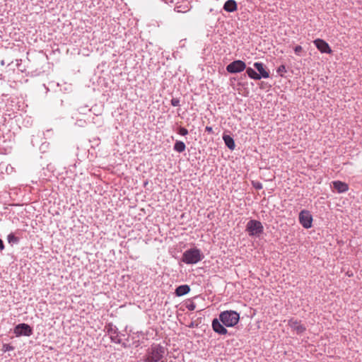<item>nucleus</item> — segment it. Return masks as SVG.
<instances>
[{"label":"nucleus","instance_id":"f257e3e1","mask_svg":"<svg viewBox=\"0 0 362 362\" xmlns=\"http://www.w3.org/2000/svg\"><path fill=\"white\" fill-rule=\"evenodd\" d=\"M166 354V349L160 344H153L144 356V362H167L163 360Z\"/></svg>","mask_w":362,"mask_h":362},{"label":"nucleus","instance_id":"f03ea898","mask_svg":"<svg viewBox=\"0 0 362 362\" xmlns=\"http://www.w3.org/2000/svg\"><path fill=\"white\" fill-rule=\"evenodd\" d=\"M204 258V254L197 247L186 250L182 256V262L187 264H195Z\"/></svg>","mask_w":362,"mask_h":362},{"label":"nucleus","instance_id":"7ed1b4c3","mask_svg":"<svg viewBox=\"0 0 362 362\" xmlns=\"http://www.w3.org/2000/svg\"><path fill=\"white\" fill-rule=\"evenodd\" d=\"M219 320L225 327H232L240 320V314L234 310H226L219 314Z\"/></svg>","mask_w":362,"mask_h":362},{"label":"nucleus","instance_id":"20e7f679","mask_svg":"<svg viewBox=\"0 0 362 362\" xmlns=\"http://www.w3.org/2000/svg\"><path fill=\"white\" fill-rule=\"evenodd\" d=\"M245 230L250 236L259 237L264 232V227L259 221L251 219L247 223Z\"/></svg>","mask_w":362,"mask_h":362},{"label":"nucleus","instance_id":"39448f33","mask_svg":"<svg viewBox=\"0 0 362 362\" xmlns=\"http://www.w3.org/2000/svg\"><path fill=\"white\" fill-rule=\"evenodd\" d=\"M299 222L301 226L306 229L312 227L313 216L308 210H302L299 214Z\"/></svg>","mask_w":362,"mask_h":362},{"label":"nucleus","instance_id":"423d86ee","mask_svg":"<svg viewBox=\"0 0 362 362\" xmlns=\"http://www.w3.org/2000/svg\"><path fill=\"white\" fill-rule=\"evenodd\" d=\"M246 69V64L242 60H235L227 65L226 71L230 74L240 73Z\"/></svg>","mask_w":362,"mask_h":362},{"label":"nucleus","instance_id":"0eeeda50","mask_svg":"<svg viewBox=\"0 0 362 362\" xmlns=\"http://www.w3.org/2000/svg\"><path fill=\"white\" fill-rule=\"evenodd\" d=\"M14 334L16 337L22 335L29 337L33 334V329L28 324L21 323L15 327Z\"/></svg>","mask_w":362,"mask_h":362},{"label":"nucleus","instance_id":"6e6552de","mask_svg":"<svg viewBox=\"0 0 362 362\" xmlns=\"http://www.w3.org/2000/svg\"><path fill=\"white\" fill-rule=\"evenodd\" d=\"M105 329L107 330V332L108 335L110 336L111 341L116 343L119 344L121 341L120 337L119 335L117 328L116 326L108 324L107 326H105Z\"/></svg>","mask_w":362,"mask_h":362},{"label":"nucleus","instance_id":"1a4fd4ad","mask_svg":"<svg viewBox=\"0 0 362 362\" xmlns=\"http://www.w3.org/2000/svg\"><path fill=\"white\" fill-rule=\"evenodd\" d=\"M288 325L295 331L297 334H301L306 330L305 326L300 324V321L294 318H291L288 320Z\"/></svg>","mask_w":362,"mask_h":362},{"label":"nucleus","instance_id":"9d476101","mask_svg":"<svg viewBox=\"0 0 362 362\" xmlns=\"http://www.w3.org/2000/svg\"><path fill=\"white\" fill-rule=\"evenodd\" d=\"M313 43L317 49L322 53L330 54L332 52L329 44L324 40L318 38L315 40Z\"/></svg>","mask_w":362,"mask_h":362},{"label":"nucleus","instance_id":"9b49d317","mask_svg":"<svg viewBox=\"0 0 362 362\" xmlns=\"http://www.w3.org/2000/svg\"><path fill=\"white\" fill-rule=\"evenodd\" d=\"M211 326H212L213 330L218 334L224 335L228 333V330L224 327L225 325H223V323L221 322V320H219V317L214 318L212 320Z\"/></svg>","mask_w":362,"mask_h":362},{"label":"nucleus","instance_id":"f8f14e48","mask_svg":"<svg viewBox=\"0 0 362 362\" xmlns=\"http://www.w3.org/2000/svg\"><path fill=\"white\" fill-rule=\"evenodd\" d=\"M253 66L258 71L260 79L269 77V72L264 69V64L262 62H255Z\"/></svg>","mask_w":362,"mask_h":362},{"label":"nucleus","instance_id":"ddd939ff","mask_svg":"<svg viewBox=\"0 0 362 362\" xmlns=\"http://www.w3.org/2000/svg\"><path fill=\"white\" fill-rule=\"evenodd\" d=\"M332 187L337 190L338 193H344L349 189L348 185L339 180L332 182Z\"/></svg>","mask_w":362,"mask_h":362},{"label":"nucleus","instance_id":"4468645a","mask_svg":"<svg viewBox=\"0 0 362 362\" xmlns=\"http://www.w3.org/2000/svg\"><path fill=\"white\" fill-rule=\"evenodd\" d=\"M223 9L228 13H233L238 9V4L235 0H228L225 2Z\"/></svg>","mask_w":362,"mask_h":362},{"label":"nucleus","instance_id":"2eb2a0df","mask_svg":"<svg viewBox=\"0 0 362 362\" xmlns=\"http://www.w3.org/2000/svg\"><path fill=\"white\" fill-rule=\"evenodd\" d=\"M190 291V287L187 285H180L175 289V293L177 296H182L187 294Z\"/></svg>","mask_w":362,"mask_h":362},{"label":"nucleus","instance_id":"dca6fc26","mask_svg":"<svg viewBox=\"0 0 362 362\" xmlns=\"http://www.w3.org/2000/svg\"><path fill=\"white\" fill-rule=\"evenodd\" d=\"M223 140L226 144V146L230 149V150H234L235 147V141L234 139L230 136L227 134L223 135Z\"/></svg>","mask_w":362,"mask_h":362},{"label":"nucleus","instance_id":"f3484780","mask_svg":"<svg viewBox=\"0 0 362 362\" xmlns=\"http://www.w3.org/2000/svg\"><path fill=\"white\" fill-rule=\"evenodd\" d=\"M247 76L254 80H260V76L252 68L247 67L245 69Z\"/></svg>","mask_w":362,"mask_h":362},{"label":"nucleus","instance_id":"a211bd4d","mask_svg":"<svg viewBox=\"0 0 362 362\" xmlns=\"http://www.w3.org/2000/svg\"><path fill=\"white\" fill-rule=\"evenodd\" d=\"M185 144L182 141H176L173 146V149L178 153L183 152L185 150Z\"/></svg>","mask_w":362,"mask_h":362},{"label":"nucleus","instance_id":"6ab92c4d","mask_svg":"<svg viewBox=\"0 0 362 362\" xmlns=\"http://www.w3.org/2000/svg\"><path fill=\"white\" fill-rule=\"evenodd\" d=\"M276 72L279 75H280L281 76H283L284 74L286 72V69L285 65L282 64V65L279 66L276 70Z\"/></svg>","mask_w":362,"mask_h":362},{"label":"nucleus","instance_id":"aec40b11","mask_svg":"<svg viewBox=\"0 0 362 362\" xmlns=\"http://www.w3.org/2000/svg\"><path fill=\"white\" fill-rule=\"evenodd\" d=\"M13 349H14L13 346H11V345H10V344H3V346H2V351H3L4 352L13 351Z\"/></svg>","mask_w":362,"mask_h":362},{"label":"nucleus","instance_id":"412c9836","mask_svg":"<svg viewBox=\"0 0 362 362\" xmlns=\"http://www.w3.org/2000/svg\"><path fill=\"white\" fill-rule=\"evenodd\" d=\"M252 185L256 189H262L263 188L262 184L259 181H252Z\"/></svg>","mask_w":362,"mask_h":362},{"label":"nucleus","instance_id":"4be33fe9","mask_svg":"<svg viewBox=\"0 0 362 362\" xmlns=\"http://www.w3.org/2000/svg\"><path fill=\"white\" fill-rule=\"evenodd\" d=\"M295 54L298 56H301L303 52V47L300 45H297L294 47Z\"/></svg>","mask_w":362,"mask_h":362},{"label":"nucleus","instance_id":"5701e85b","mask_svg":"<svg viewBox=\"0 0 362 362\" xmlns=\"http://www.w3.org/2000/svg\"><path fill=\"white\" fill-rule=\"evenodd\" d=\"M170 103L174 107L180 106V99L177 98H173L171 99Z\"/></svg>","mask_w":362,"mask_h":362},{"label":"nucleus","instance_id":"b1692460","mask_svg":"<svg viewBox=\"0 0 362 362\" xmlns=\"http://www.w3.org/2000/svg\"><path fill=\"white\" fill-rule=\"evenodd\" d=\"M178 133L182 136H186L188 134V130L185 127H180L178 129Z\"/></svg>","mask_w":362,"mask_h":362},{"label":"nucleus","instance_id":"393cba45","mask_svg":"<svg viewBox=\"0 0 362 362\" xmlns=\"http://www.w3.org/2000/svg\"><path fill=\"white\" fill-rule=\"evenodd\" d=\"M8 240L9 243H11V242H17L18 240L13 234H10L8 236Z\"/></svg>","mask_w":362,"mask_h":362},{"label":"nucleus","instance_id":"a878e982","mask_svg":"<svg viewBox=\"0 0 362 362\" xmlns=\"http://www.w3.org/2000/svg\"><path fill=\"white\" fill-rule=\"evenodd\" d=\"M187 308L189 310L192 311V310H195L196 308V305L194 303H191L190 304H189L188 305H187Z\"/></svg>","mask_w":362,"mask_h":362},{"label":"nucleus","instance_id":"bb28decb","mask_svg":"<svg viewBox=\"0 0 362 362\" xmlns=\"http://www.w3.org/2000/svg\"><path fill=\"white\" fill-rule=\"evenodd\" d=\"M205 131L207 132L208 133H210V134H213L214 133L212 127H209V126H206V127Z\"/></svg>","mask_w":362,"mask_h":362},{"label":"nucleus","instance_id":"cd10ccee","mask_svg":"<svg viewBox=\"0 0 362 362\" xmlns=\"http://www.w3.org/2000/svg\"><path fill=\"white\" fill-rule=\"evenodd\" d=\"M4 249V245L1 239H0V250H2Z\"/></svg>","mask_w":362,"mask_h":362},{"label":"nucleus","instance_id":"c85d7f7f","mask_svg":"<svg viewBox=\"0 0 362 362\" xmlns=\"http://www.w3.org/2000/svg\"><path fill=\"white\" fill-rule=\"evenodd\" d=\"M161 1L165 2V4H170V3H173L175 0H161Z\"/></svg>","mask_w":362,"mask_h":362},{"label":"nucleus","instance_id":"c756f323","mask_svg":"<svg viewBox=\"0 0 362 362\" xmlns=\"http://www.w3.org/2000/svg\"><path fill=\"white\" fill-rule=\"evenodd\" d=\"M179 8H180L179 6L175 7V11H177V12H180V10L179 9Z\"/></svg>","mask_w":362,"mask_h":362}]
</instances>
